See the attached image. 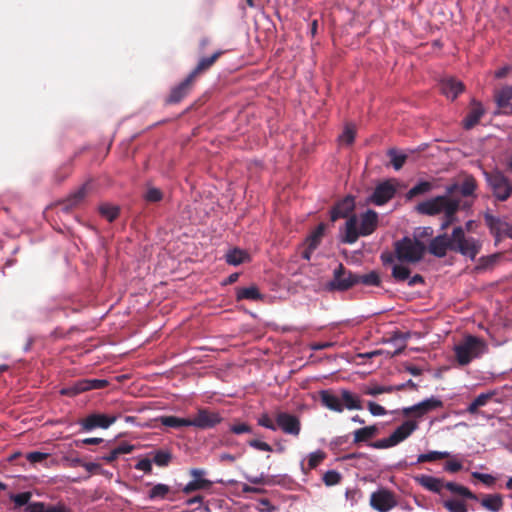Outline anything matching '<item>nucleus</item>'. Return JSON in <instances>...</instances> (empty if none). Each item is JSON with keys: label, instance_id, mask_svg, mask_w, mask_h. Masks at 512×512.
<instances>
[{"label": "nucleus", "instance_id": "22", "mask_svg": "<svg viewBox=\"0 0 512 512\" xmlns=\"http://www.w3.org/2000/svg\"><path fill=\"white\" fill-rule=\"evenodd\" d=\"M320 400L323 406L329 410L341 413L344 410V406L341 403V397L335 395L329 391H322L320 393Z\"/></svg>", "mask_w": 512, "mask_h": 512}, {"label": "nucleus", "instance_id": "4", "mask_svg": "<svg viewBox=\"0 0 512 512\" xmlns=\"http://www.w3.org/2000/svg\"><path fill=\"white\" fill-rule=\"evenodd\" d=\"M395 256L400 262L417 263L424 253L425 246L416 238L404 237L395 243Z\"/></svg>", "mask_w": 512, "mask_h": 512}, {"label": "nucleus", "instance_id": "52", "mask_svg": "<svg viewBox=\"0 0 512 512\" xmlns=\"http://www.w3.org/2000/svg\"><path fill=\"white\" fill-rule=\"evenodd\" d=\"M258 425H260L262 427H265L267 429H270L272 431H276L277 430V423L274 424L272 419L269 417L268 414H262L258 418Z\"/></svg>", "mask_w": 512, "mask_h": 512}, {"label": "nucleus", "instance_id": "47", "mask_svg": "<svg viewBox=\"0 0 512 512\" xmlns=\"http://www.w3.org/2000/svg\"><path fill=\"white\" fill-rule=\"evenodd\" d=\"M171 460V454L167 451L159 450L154 453L153 461L158 466H166Z\"/></svg>", "mask_w": 512, "mask_h": 512}, {"label": "nucleus", "instance_id": "44", "mask_svg": "<svg viewBox=\"0 0 512 512\" xmlns=\"http://www.w3.org/2000/svg\"><path fill=\"white\" fill-rule=\"evenodd\" d=\"M432 184L427 181H423L415 185L410 191L408 192L409 197H413L419 194H424L432 190Z\"/></svg>", "mask_w": 512, "mask_h": 512}, {"label": "nucleus", "instance_id": "31", "mask_svg": "<svg viewBox=\"0 0 512 512\" xmlns=\"http://www.w3.org/2000/svg\"><path fill=\"white\" fill-rule=\"evenodd\" d=\"M158 420L162 425L172 428L190 426L189 419L179 418L176 416H161Z\"/></svg>", "mask_w": 512, "mask_h": 512}, {"label": "nucleus", "instance_id": "30", "mask_svg": "<svg viewBox=\"0 0 512 512\" xmlns=\"http://www.w3.org/2000/svg\"><path fill=\"white\" fill-rule=\"evenodd\" d=\"M171 492L170 486L166 484H156L148 492V498L150 500H163L168 497Z\"/></svg>", "mask_w": 512, "mask_h": 512}, {"label": "nucleus", "instance_id": "39", "mask_svg": "<svg viewBox=\"0 0 512 512\" xmlns=\"http://www.w3.org/2000/svg\"><path fill=\"white\" fill-rule=\"evenodd\" d=\"M477 188L476 180L472 176H465L460 186V192L463 196H471Z\"/></svg>", "mask_w": 512, "mask_h": 512}, {"label": "nucleus", "instance_id": "23", "mask_svg": "<svg viewBox=\"0 0 512 512\" xmlns=\"http://www.w3.org/2000/svg\"><path fill=\"white\" fill-rule=\"evenodd\" d=\"M193 81L194 79L188 75L183 82L172 89L168 101L170 103H177L181 101L190 91Z\"/></svg>", "mask_w": 512, "mask_h": 512}, {"label": "nucleus", "instance_id": "56", "mask_svg": "<svg viewBox=\"0 0 512 512\" xmlns=\"http://www.w3.org/2000/svg\"><path fill=\"white\" fill-rule=\"evenodd\" d=\"M248 445L250 447H252V448L257 449V450L267 451V452H271L272 451V447L268 443H266L264 441H260V440L254 439V440H250L248 442Z\"/></svg>", "mask_w": 512, "mask_h": 512}, {"label": "nucleus", "instance_id": "13", "mask_svg": "<svg viewBox=\"0 0 512 512\" xmlns=\"http://www.w3.org/2000/svg\"><path fill=\"white\" fill-rule=\"evenodd\" d=\"M190 475L193 477L182 489L185 494H190L194 491L209 489L212 486V481L204 478L206 471L204 469L193 468L190 470Z\"/></svg>", "mask_w": 512, "mask_h": 512}, {"label": "nucleus", "instance_id": "9", "mask_svg": "<svg viewBox=\"0 0 512 512\" xmlns=\"http://www.w3.org/2000/svg\"><path fill=\"white\" fill-rule=\"evenodd\" d=\"M398 188V182L395 179L386 180L375 187L369 200L377 206H381L391 200Z\"/></svg>", "mask_w": 512, "mask_h": 512}, {"label": "nucleus", "instance_id": "58", "mask_svg": "<svg viewBox=\"0 0 512 512\" xmlns=\"http://www.w3.org/2000/svg\"><path fill=\"white\" fill-rule=\"evenodd\" d=\"M47 457H48V454L42 453V452H30L26 456L27 460L31 463L41 462L44 459H46Z\"/></svg>", "mask_w": 512, "mask_h": 512}, {"label": "nucleus", "instance_id": "11", "mask_svg": "<svg viewBox=\"0 0 512 512\" xmlns=\"http://www.w3.org/2000/svg\"><path fill=\"white\" fill-rule=\"evenodd\" d=\"M117 414L106 415L100 413H93L88 415L81 421V426L84 430L90 431L95 428L107 429L118 419Z\"/></svg>", "mask_w": 512, "mask_h": 512}, {"label": "nucleus", "instance_id": "5", "mask_svg": "<svg viewBox=\"0 0 512 512\" xmlns=\"http://www.w3.org/2000/svg\"><path fill=\"white\" fill-rule=\"evenodd\" d=\"M480 242L473 237H466L461 227L453 230L452 250L474 259L480 250Z\"/></svg>", "mask_w": 512, "mask_h": 512}, {"label": "nucleus", "instance_id": "17", "mask_svg": "<svg viewBox=\"0 0 512 512\" xmlns=\"http://www.w3.org/2000/svg\"><path fill=\"white\" fill-rule=\"evenodd\" d=\"M418 429V423L415 420H407L397 427L391 434L396 445L406 440L414 431Z\"/></svg>", "mask_w": 512, "mask_h": 512}, {"label": "nucleus", "instance_id": "19", "mask_svg": "<svg viewBox=\"0 0 512 512\" xmlns=\"http://www.w3.org/2000/svg\"><path fill=\"white\" fill-rule=\"evenodd\" d=\"M325 225L319 224L318 227L311 233V235L306 239L307 248L303 252V258L306 260L310 259L312 251L318 246L320 240L324 234Z\"/></svg>", "mask_w": 512, "mask_h": 512}, {"label": "nucleus", "instance_id": "41", "mask_svg": "<svg viewBox=\"0 0 512 512\" xmlns=\"http://www.w3.org/2000/svg\"><path fill=\"white\" fill-rule=\"evenodd\" d=\"M99 211L103 217H105L108 221H113L119 213V209L116 206L103 204L99 207Z\"/></svg>", "mask_w": 512, "mask_h": 512}, {"label": "nucleus", "instance_id": "36", "mask_svg": "<svg viewBox=\"0 0 512 512\" xmlns=\"http://www.w3.org/2000/svg\"><path fill=\"white\" fill-rule=\"evenodd\" d=\"M356 129L353 125H347L343 132L339 135L338 141L340 145L349 146L354 142Z\"/></svg>", "mask_w": 512, "mask_h": 512}, {"label": "nucleus", "instance_id": "20", "mask_svg": "<svg viewBox=\"0 0 512 512\" xmlns=\"http://www.w3.org/2000/svg\"><path fill=\"white\" fill-rule=\"evenodd\" d=\"M442 93L450 99H455L464 89L463 84L460 81L449 78L441 81Z\"/></svg>", "mask_w": 512, "mask_h": 512}, {"label": "nucleus", "instance_id": "7", "mask_svg": "<svg viewBox=\"0 0 512 512\" xmlns=\"http://www.w3.org/2000/svg\"><path fill=\"white\" fill-rule=\"evenodd\" d=\"M359 283L357 275L346 270L342 264H339L333 272V279L328 283L330 290L344 291Z\"/></svg>", "mask_w": 512, "mask_h": 512}, {"label": "nucleus", "instance_id": "37", "mask_svg": "<svg viewBox=\"0 0 512 512\" xmlns=\"http://www.w3.org/2000/svg\"><path fill=\"white\" fill-rule=\"evenodd\" d=\"M486 223L489 226L492 233L496 234L497 236L501 234L506 233V225L500 221V219L495 218L493 216H486Z\"/></svg>", "mask_w": 512, "mask_h": 512}, {"label": "nucleus", "instance_id": "25", "mask_svg": "<svg viewBox=\"0 0 512 512\" xmlns=\"http://www.w3.org/2000/svg\"><path fill=\"white\" fill-rule=\"evenodd\" d=\"M481 506L491 512H499L504 505L500 494H487L481 499Z\"/></svg>", "mask_w": 512, "mask_h": 512}, {"label": "nucleus", "instance_id": "10", "mask_svg": "<svg viewBox=\"0 0 512 512\" xmlns=\"http://www.w3.org/2000/svg\"><path fill=\"white\" fill-rule=\"evenodd\" d=\"M370 505L379 512H388L397 506V499L393 492L379 489L371 494Z\"/></svg>", "mask_w": 512, "mask_h": 512}, {"label": "nucleus", "instance_id": "54", "mask_svg": "<svg viewBox=\"0 0 512 512\" xmlns=\"http://www.w3.org/2000/svg\"><path fill=\"white\" fill-rule=\"evenodd\" d=\"M472 476L487 486H492L495 483V477L490 474H484L480 472H472Z\"/></svg>", "mask_w": 512, "mask_h": 512}, {"label": "nucleus", "instance_id": "48", "mask_svg": "<svg viewBox=\"0 0 512 512\" xmlns=\"http://www.w3.org/2000/svg\"><path fill=\"white\" fill-rule=\"evenodd\" d=\"M388 154L391 157V163L394 169H401L406 161L407 156L405 154H398L395 150H390Z\"/></svg>", "mask_w": 512, "mask_h": 512}, {"label": "nucleus", "instance_id": "16", "mask_svg": "<svg viewBox=\"0 0 512 512\" xmlns=\"http://www.w3.org/2000/svg\"><path fill=\"white\" fill-rule=\"evenodd\" d=\"M452 246L453 236L450 239L446 234L439 235L431 241L429 245V252L434 256L441 258L446 255L448 249L452 250Z\"/></svg>", "mask_w": 512, "mask_h": 512}, {"label": "nucleus", "instance_id": "43", "mask_svg": "<svg viewBox=\"0 0 512 512\" xmlns=\"http://www.w3.org/2000/svg\"><path fill=\"white\" fill-rule=\"evenodd\" d=\"M359 283H363L365 285L370 286H379L380 285V277L377 272L371 271L365 275L358 276Z\"/></svg>", "mask_w": 512, "mask_h": 512}, {"label": "nucleus", "instance_id": "62", "mask_svg": "<svg viewBox=\"0 0 512 512\" xmlns=\"http://www.w3.org/2000/svg\"><path fill=\"white\" fill-rule=\"evenodd\" d=\"M134 450V446L129 443H122L118 447L115 448V451L118 455L128 454Z\"/></svg>", "mask_w": 512, "mask_h": 512}, {"label": "nucleus", "instance_id": "2", "mask_svg": "<svg viewBox=\"0 0 512 512\" xmlns=\"http://www.w3.org/2000/svg\"><path fill=\"white\" fill-rule=\"evenodd\" d=\"M455 359L460 366H466L482 357L488 351L486 341L473 335H465L453 347Z\"/></svg>", "mask_w": 512, "mask_h": 512}, {"label": "nucleus", "instance_id": "12", "mask_svg": "<svg viewBox=\"0 0 512 512\" xmlns=\"http://www.w3.org/2000/svg\"><path fill=\"white\" fill-rule=\"evenodd\" d=\"M442 406L443 402L440 399L431 397L410 407L403 408L402 412L405 416L414 414L415 417L420 418L428 412L441 408Z\"/></svg>", "mask_w": 512, "mask_h": 512}, {"label": "nucleus", "instance_id": "46", "mask_svg": "<svg viewBox=\"0 0 512 512\" xmlns=\"http://www.w3.org/2000/svg\"><path fill=\"white\" fill-rule=\"evenodd\" d=\"M32 497L31 492H23L19 494H12L10 499L15 503L16 507L30 504L29 501Z\"/></svg>", "mask_w": 512, "mask_h": 512}, {"label": "nucleus", "instance_id": "53", "mask_svg": "<svg viewBox=\"0 0 512 512\" xmlns=\"http://www.w3.org/2000/svg\"><path fill=\"white\" fill-rule=\"evenodd\" d=\"M230 431L234 434H244V433H251L252 429L251 427L246 423H235L230 426Z\"/></svg>", "mask_w": 512, "mask_h": 512}, {"label": "nucleus", "instance_id": "35", "mask_svg": "<svg viewBox=\"0 0 512 512\" xmlns=\"http://www.w3.org/2000/svg\"><path fill=\"white\" fill-rule=\"evenodd\" d=\"M444 486L449 491H451L453 493L459 494L461 496H464V497L472 499V500H477L476 495L473 494L468 488H466V487H464L462 485H459V484H456V483H453V482H448Z\"/></svg>", "mask_w": 512, "mask_h": 512}, {"label": "nucleus", "instance_id": "15", "mask_svg": "<svg viewBox=\"0 0 512 512\" xmlns=\"http://www.w3.org/2000/svg\"><path fill=\"white\" fill-rule=\"evenodd\" d=\"M221 421L217 413L199 410L193 419H189V425L200 429L212 428Z\"/></svg>", "mask_w": 512, "mask_h": 512}, {"label": "nucleus", "instance_id": "29", "mask_svg": "<svg viewBox=\"0 0 512 512\" xmlns=\"http://www.w3.org/2000/svg\"><path fill=\"white\" fill-rule=\"evenodd\" d=\"M220 52H216L214 53L212 56L210 57H205V58H202L197 66L195 67V69L189 74V76L193 79H195L197 77V75H199L200 73H202L203 71L207 70L208 68H210L214 62L217 60V58L220 56Z\"/></svg>", "mask_w": 512, "mask_h": 512}, {"label": "nucleus", "instance_id": "59", "mask_svg": "<svg viewBox=\"0 0 512 512\" xmlns=\"http://www.w3.org/2000/svg\"><path fill=\"white\" fill-rule=\"evenodd\" d=\"M136 469L149 473L152 470V462L149 459H142L136 464Z\"/></svg>", "mask_w": 512, "mask_h": 512}, {"label": "nucleus", "instance_id": "40", "mask_svg": "<svg viewBox=\"0 0 512 512\" xmlns=\"http://www.w3.org/2000/svg\"><path fill=\"white\" fill-rule=\"evenodd\" d=\"M410 270L403 264H394L392 267V276L397 281H405L409 278Z\"/></svg>", "mask_w": 512, "mask_h": 512}, {"label": "nucleus", "instance_id": "42", "mask_svg": "<svg viewBox=\"0 0 512 512\" xmlns=\"http://www.w3.org/2000/svg\"><path fill=\"white\" fill-rule=\"evenodd\" d=\"M325 458V453L317 450L308 455L307 469L311 470L316 468Z\"/></svg>", "mask_w": 512, "mask_h": 512}, {"label": "nucleus", "instance_id": "60", "mask_svg": "<svg viewBox=\"0 0 512 512\" xmlns=\"http://www.w3.org/2000/svg\"><path fill=\"white\" fill-rule=\"evenodd\" d=\"M339 478L340 477H339V474L337 472L330 471V472H327L325 474L324 480H325L326 484L333 485V484L338 483Z\"/></svg>", "mask_w": 512, "mask_h": 512}, {"label": "nucleus", "instance_id": "26", "mask_svg": "<svg viewBox=\"0 0 512 512\" xmlns=\"http://www.w3.org/2000/svg\"><path fill=\"white\" fill-rule=\"evenodd\" d=\"M27 512H65V505L58 503L55 505H47L43 502H33L26 507Z\"/></svg>", "mask_w": 512, "mask_h": 512}, {"label": "nucleus", "instance_id": "8", "mask_svg": "<svg viewBox=\"0 0 512 512\" xmlns=\"http://www.w3.org/2000/svg\"><path fill=\"white\" fill-rule=\"evenodd\" d=\"M107 385L108 382L104 379H81L72 385L62 388L60 394L73 397L86 391L104 388Z\"/></svg>", "mask_w": 512, "mask_h": 512}, {"label": "nucleus", "instance_id": "57", "mask_svg": "<svg viewBox=\"0 0 512 512\" xmlns=\"http://www.w3.org/2000/svg\"><path fill=\"white\" fill-rule=\"evenodd\" d=\"M145 198L150 202H157L162 198V193L157 188H149L146 192Z\"/></svg>", "mask_w": 512, "mask_h": 512}, {"label": "nucleus", "instance_id": "24", "mask_svg": "<svg viewBox=\"0 0 512 512\" xmlns=\"http://www.w3.org/2000/svg\"><path fill=\"white\" fill-rule=\"evenodd\" d=\"M341 403L344 406V409L348 410H361L362 403L361 399L358 395L350 392L349 390L343 389L340 392Z\"/></svg>", "mask_w": 512, "mask_h": 512}, {"label": "nucleus", "instance_id": "32", "mask_svg": "<svg viewBox=\"0 0 512 512\" xmlns=\"http://www.w3.org/2000/svg\"><path fill=\"white\" fill-rule=\"evenodd\" d=\"M483 114H484V109L481 106V104H479V103L475 104L473 106L471 112L469 113V115L467 116V118L464 121L465 127L468 129L473 127L476 123H478V121L483 116Z\"/></svg>", "mask_w": 512, "mask_h": 512}, {"label": "nucleus", "instance_id": "27", "mask_svg": "<svg viewBox=\"0 0 512 512\" xmlns=\"http://www.w3.org/2000/svg\"><path fill=\"white\" fill-rule=\"evenodd\" d=\"M226 262L230 265L237 266L250 260L249 254L241 249L234 248L229 250L226 255Z\"/></svg>", "mask_w": 512, "mask_h": 512}, {"label": "nucleus", "instance_id": "6", "mask_svg": "<svg viewBox=\"0 0 512 512\" xmlns=\"http://www.w3.org/2000/svg\"><path fill=\"white\" fill-rule=\"evenodd\" d=\"M486 180L493 191L494 196L500 200H507L512 193L509 180L500 172L485 173Z\"/></svg>", "mask_w": 512, "mask_h": 512}, {"label": "nucleus", "instance_id": "49", "mask_svg": "<svg viewBox=\"0 0 512 512\" xmlns=\"http://www.w3.org/2000/svg\"><path fill=\"white\" fill-rule=\"evenodd\" d=\"M462 462L456 457H452L445 463L444 470L449 473H456L462 469Z\"/></svg>", "mask_w": 512, "mask_h": 512}, {"label": "nucleus", "instance_id": "33", "mask_svg": "<svg viewBox=\"0 0 512 512\" xmlns=\"http://www.w3.org/2000/svg\"><path fill=\"white\" fill-rule=\"evenodd\" d=\"M237 299L260 300L262 299V295L256 286H250L238 289Z\"/></svg>", "mask_w": 512, "mask_h": 512}, {"label": "nucleus", "instance_id": "34", "mask_svg": "<svg viewBox=\"0 0 512 512\" xmlns=\"http://www.w3.org/2000/svg\"><path fill=\"white\" fill-rule=\"evenodd\" d=\"M449 457L450 453L447 451H430L428 453L418 455L417 463L434 462Z\"/></svg>", "mask_w": 512, "mask_h": 512}, {"label": "nucleus", "instance_id": "55", "mask_svg": "<svg viewBox=\"0 0 512 512\" xmlns=\"http://www.w3.org/2000/svg\"><path fill=\"white\" fill-rule=\"evenodd\" d=\"M368 410L373 416H383L387 413L383 406L375 402H368Z\"/></svg>", "mask_w": 512, "mask_h": 512}, {"label": "nucleus", "instance_id": "50", "mask_svg": "<svg viewBox=\"0 0 512 512\" xmlns=\"http://www.w3.org/2000/svg\"><path fill=\"white\" fill-rule=\"evenodd\" d=\"M371 446L376 449H387L396 446V443L390 435L387 438L375 441L374 443L371 444Z\"/></svg>", "mask_w": 512, "mask_h": 512}, {"label": "nucleus", "instance_id": "63", "mask_svg": "<svg viewBox=\"0 0 512 512\" xmlns=\"http://www.w3.org/2000/svg\"><path fill=\"white\" fill-rule=\"evenodd\" d=\"M492 397V394H489V393H482L480 395H478L474 402L476 403V405L478 407H482L484 405H486V403L488 402V400Z\"/></svg>", "mask_w": 512, "mask_h": 512}, {"label": "nucleus", "instance_id": "18", "mask_svg": "<svg viewBox=\"0 0 512 512\" xmlns=\"http://www.w3.org/2000/svg\"><path fill=\"white\" fill-rule=\"evenodd\" d=\"M355 201L353 197L347 196L338 202L331 211V220L336 221L339 218H345L354 210Z\"/></svg>", "mask_w": 512, "mask_h": 512}, {"label": "nucleus", "instance_id": "51", "mask_svg": "<svg viewBox=\"0 0 512 512\" xmlns=\"http://www.w3.org/2000/svg\"><path fill=\"white\" fill-rule=\"evenodd\" d=\"M393 391V387L391 386H380V385H376V386H373V387H369L367 388V390L365 391V393L367 395H371V396H377L379 394H383V393H390Z\"/></svg>", "mask_w": 512, "mask_h": 512}, {"label": "nucleus", "instance_id": "38", "mask_svg": "<svg viewBox=\"0 0 512 512\" xmlns=\"http://www.w3.org/2000/svg\"><path fill=\"white\" fill-rule=\"evenodd\" d=\"M512 100V86H506L502 88L496 95V101L498 106L504 107L509 105Z\"/></svg>", "mask_w": 512, "mask_h": 512}, {"label": "nucleus", "instance_id": "28", "mask_svg": "<svg viewBox=\"0 0 512 512\" xmlns=\"http://www.w3.org/2000/svg\"><path fill=\"white\" fill-rule=\"evenodd\" d=\"M378 434V428L376 425L366 426L364 428L355 430L354 435V443L365 442Z\"/></svg>", "mask_w": 512, "mask_h": 512}, {"label": "nucleus", "instance_id": "3", "mask_svg": "<svg viewBox=\"0 0 512 512\" xmlns=\"http://www.w3.org/2000/svg\"><path fill=\"white\" fill-rule=\"evenodd\" d=\"M378 224V215L373 210H367L360 216V224L358 225L357 217L351 216L346 221L344 242L352 244L359 236H367L373 233Z\"/></svg>", "mask_w": 512, "mask_h": 512}, {"label": "nucleus", "instance_id": "14", "mask_svg": "<svg viewBox=\"0 0 512 512\" xmlns=\"http://www.w3.org/2000/svg\"><path fill=\"white\" fill-rule=\"evenodd\" d=\"M277 428H280L285 434L298 436L301 431L300 420L289 413L280 412L276 415Z\"/></svg>", "mask_w": 512, "mask_h": 512}, {"label": "nucleus", "instance_id": "61", "mask_svg": "<svg viewBox=\"0 0 512 512\" xmlns=\"http://www.w3.org/2000/svg\"><path fill=\"white\" fill-rule=\"evenodd\" d=\"M86 186L80 188L71 198L72 205L78 204L86 195Z\"/></svg>", "mask_w": 512, "mask_h": 512}, {"label": "nucleus", "instance_id": "21", "mask_svg": "<svg viewBox=\"0 0 512 512\" xmlns=\"http://www.w3.org/2000/svg\"><path fill=\"white\" fill-rule=\"evenodd\" d=\"M415 481L428 491L440 493L444 487L443 481L440 478H436L430 475H418Z\"/></svg>", "mask_w": 512, "mask_h": 512}, {"label": "nucleus", "instance_id": "64", "mask_svg": "<svg viewBox=\"0 0 512 512\" xmlns=\"http://www.w3.org/2000/svg\"><path fill=\"white\" fill-rule=\"evenodd\" d=\"M238 457L236 455H232V454H229V453H222L219 455V460L221 462H230V463H233L236 461Z\"/></svg>", "mask_w": 512, "mask_h": 512}, {"label": "nucleus", "instance_id": "45", "mask_svg": "<svg viewBox=\"0 0 512 512\" xmlns=\"http://www.w3.org/2000/svg\"><path fill=\"white\" fill-rule=\"evenodd\" d=\"M444 506L449 512H467L465 503L460 500L445 501Z\"/></svg>", "mask_w": 512, "mask_h": 512}, {"label": "nucleus", "instance_id": "1", "mask_svg": "<svg viewBox=\"0 0 512 512\" xmlns=\"http://www.w3.org/2000/svg\"><path fill=\"white\" fill-rule=\"evenodd\" d=\"M458 188L457 184L450 185L446 188L447 195L437 196L432 199L426 200L417 205V211L426 215L444 214V220L441 223V229L445 230L455 220V214L459 208V201L450 198L449 196L454 193Z\"/></svg>", "mask_w": 512, "mask_h": 512}]
</instances>
